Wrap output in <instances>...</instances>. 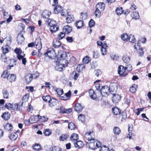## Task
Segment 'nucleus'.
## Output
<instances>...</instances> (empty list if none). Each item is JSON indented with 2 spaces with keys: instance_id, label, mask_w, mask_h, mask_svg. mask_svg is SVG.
I'll return each instance as SVG.
<instances>
[{
  "instance_id": "nucleus-1",
  "label": "nucleus",
  "mask_w": 151,
  "mask_h": 151,
  "mask_svg": "<svg viewBox=\"0 0 151 151\" xmlns=\"http://www.w3.org/2000/svg\"><path fill=\"white\" fill-rule=\"evenodd\" d=\"M11 48L8 49V48H2V51L3 54H2L1 56V60L2 61L4 62H6L7 63H9V62L10 65H9V69H11V67H13L14 65H16L17 62L14 59H10L9 61L7 60V58L5 55V54L8 52L10 50Z\"/></svg>"
},
{
  "instance_id": "nucleus-2",
  "label": "nucleus",
  "mask_w": 151,
  "mask_h": 151,
  "mask_svg": "<svg viewBox=\"0 0 151 151\" xmlns=\"http://www.w3.org/2000/svg\"><path fill=\"white\" fill-rule=\"evenodd\" d=\"M23 102H19L18 103H14L12 104L7 103L6 104V107L8 109H12L15 111L22 110V108Z\"/></svg>"
},
{
  "instance_id": "nucleus-3",
  "label": "nucleus",
  "mask_w": 151,
  "mask_h": 151,
  "mask_svg": "<svg viewBox=\"0 0 151 151\" xmlns=\"http://www.w3.org/2000/svg\"><path fill=\"white\" fill-rule=\"evenodd\" d=\"M58 55L60 56V57L58 58V63H61L64 65L65 64L63 62L64 61L65 64H66L68 62L67 53L64 51H60L58 52Z\"/></svg>"
},
{
  "instance_id": "nucleus-4",
  "label": "nucleus",
  "mask_w": 151,
  "mask_h": 151,
  "mask_svg": "<svg viewBox=\"0 0 151 151\" xmlns=\"http://www.w3.org/2000/svg\"><path fill=\"white\" fill-rule=\"evenodd\" d=\"M89 148L93 150L96 149V147H100L101 146L100 142L97 140L95 141V139L91 142H89Z\"/></svg>"
},
{
  "instance_id": "nucleus-5",
  "label": "nucleus",
  "mask_w": 151,
  "mask_h": 151,
  "mask_svg": "<svg viewBox=\"0 0 151 151\" xmlns=\"http://www.w3.org/2000/svg\"><path fill=\"white\" fill-rule=\"evenodd\" d=\"M99 92L103 96H107L109 95V93H110L109 87L106 86L102 87L100 91H99Z\"/></svg>"
},
{
  "instance_id": "nucleus-6",
  "label": "nucleus",
  "mask_w": 151,
  "mask_h": 151,
  "mask_svg": "<svg viewBox=\"0 0 151 151\" xmlns=\"http://www.w3.org/2000/svg\"><path fill=\"white\" fill-rule=\"evenodd\" d=\"M44 55H47L50 58H52L53 57L55 56L56 54L52 48H50L48 49L47 52L44 53Z\"/></svg>"
},
{
  "instance_id": "nucleus-7",
  "label": "nucleus",
  "mask_w": 151,
  "mask_h": 151,
  "mask_svg": "<svg viewBox=\"0 0 151 151\" xmlns=\"http://www.w3.org/2000/svg\"><path fill=\"white\" fill-rule=\"evenodd\" d=\"M36 46L38 47H42V43L41 40L39 39L36 40L35 42H32L28 44V47H33Z\"/></svg>"
},
{
  "instance_id": "nucleus-8",
  "label": "nucleus",
  "mask_w": 151,
  "mask_h": 151,
  "mask_svg": "<svg viewBox=\"0 0 151 151\" xmlns=\"http://www.w3.org/2000/svg\"><path fill=\"white\" fill-rule=\"evenodd\" d=\"M126 71V69L124 66L120 65L119 66L118 72V73L121 76L125 77L127 75L128 73H124Z\"/></svg>"
},
{
  "instance_id": "nucleus-9",
  "label": "nucleus",
  "mask_w": 151,
  "mask_h": 151,
  "mask_svg": "<svg viewBox=\"0 0 151 151\" xmlns=\"http://www.w3.org/2000/svg\"><path fill=\"white\" fill-rule=\"evenodd\" d=\"M12 37L9 35L4 39V43L6 47H9L12 42Z\"/></svg>"
},
{
  "instance_id": "nucleus-10",
  "label": "nucleus",
  "mask_w": 151,
  "mask_h": 151,
  "mask_svg": "<svg viewBox=\"0 0 151 151\" xmlns=\"http://www.w3.org/2000/svg\"><path fill=\"white\" fill-rule=\"evenodd\" d=\"M85 138L89 141V142H91L92 140L95 139L94 134L93 131L86 133L85 134Z\"/></svg>"
},
{
  "instance_id": "nucleus-11",
  "label": "nucleus",
  "mask_w": 151,
  "mask_h": 151,
  "mask_svg": "<svg viewBox=\"0 0 151 151\" xmlns=\"http://www.w3.org/2000/svg\"><path fill=\"white\" fill-rule=\"evenodd\" d=\"M110 92L113 93L116 92L117 89V85L116 83H112L110 84L109 87Z\"/></svg>"
},
{
  "instance_id": "nucleus-12",
  "label": "nucleus",
  "mask_w": 151,
  "mask_h": 151,
  "mask_svg": "<svg viewBox=\"0 0 151 151\" xmlns=\"http://www.w3.org/2000/svg\"><path fill=\"white\" fill-rule=\"evenodd\" d=\"M23 32L19 33L17 37V40L18 44H21L24 41V38L23 36Z\"/></svg>"
},
{
  "instance_id": "nucleus-13",
  "label": "nucleus",
  "mask_w": 151,
  "mask_h": 151,
  "mask_svg": "<svg viewBox=\"0 0 151 151\" xmlns=\"http://www.w3.org/2000/svg\"><path fill=\"white\" fill-rule=\"evenodd\" d=\"M146 41V38L144 37H142L137 41V42L135 43L134 45V47H140L141 44L140 42L143 44H145Z\"/></svg>"
},
{
  "instance_id": "nucleus-14",
  "label": "nucleus",
  "mask_w": 151,
  "mask_h": 151,
  "mask_svg": "<svg viewBox=\"0 0 151 151\" xmlns=\"http://www.w3.org/2000/svg\"><path fill=\"white\" fill-rule=\"evenodd\" d=\"M39 118H41V116L39 115L31 116L29 120V122L31 123H36L39 121Z\"/></svg>"
},
{
  "instance_id": "nucleus-15",
  "label": "nucleus",
  "mask_w": 151,
  "mask_h": 151,
  "mask_svg": "<svg viewBox=\"0 0 151 151\" xmlns=\"http://www.w3.org/2000/svg\"><path fill=\"white\" fill-rule=\"evenodd\" d=\"M121 99V96L118 94H113V96L112 97V101L114 103H117Z\"/></svg>"
},
{
  "instance_id": "nucleus-16",
  "label": "nucleus",
  "mask_w": 151,
  "mask_h": 151,
  "mask_svg": "<svg viewBox=\"0 0 151 151\" xmlns=\"http://www.w3.org/2000/svg\"><path fill=\"white\" fill-rule=\"evenodd\" d=\"M51 14V12L47 10H45L42 13V15L43 18L46 19L45 20L46 22V20H48V19H49L48 18L49 17Z\"/></svg>"
},
{
  "instance_id": "nucleus-17",
  "label": "nucleus",
  "mask_w": 151,
  "mask_h": 151,
  "mask_svg": "<svg viewBox=\"0 0 151 151\" xmlns=\"http://www.w3.org/2000/svg\"><path fill=\"white\" fill-rule=\"evenodd\" d=\"M83 106L80 103H77L74 107L75 110L78 112H81L82 110Z\"/></svg>"
},
{
  "instance_id": "nucleus-18",
  "label": "nucleus",
  "mask_w": 151,
  "mask_h": 151,
  "mask_svg": "<svg viewBox=\"0 0 151 151\" xmlns=\"http://www.w3.org/2000/svg\"><path fill=\"white\" fill-rule=\"evenodd\" d=\"M58 102L57 100L54 98L51 99L49 102V105L50 107H52L56 105Z\"/></svg>"
},
{
  "instance_id": "nucleus-19",
  "label": "nucleus",
  "mask_w": 151,
  "mask_h": 151,
  "mask_svg": "<svg viewBox=\"0 0 151 151\" xmlns=\"http://www.w3.org/2000/svg\"><path fill=\"white\" fill-rule=\"evenodd\" d=\"M89 96L91 99L93 100L96 99L97 97L96 94V92L94 90L92 89L89 90Z\"/></svg>"
},
{
  "instance_id": "nucleus-20",
  "label": "nucleus",
  "mask_w": 151,
  "mask_h": 151,
  "mask_svg": "<svg viewBox=\"0 0 151 151\" xmlns=\"http://www.w3.org/2000/svg\"><path fill=\"white\" fill-rule=\"evenodd\" d=\"M72 30V28L68 25L64 26L63 29V32L65 33L68 34Z\"/></svg>"
},
{
  "instance_id": "nucleus-21",
  "label": "nucleus",
  "mask_w": 151,
  "mask_h": 151,
  "mask_svg": "<svg viewBox=\"0 0 151 151\" xmlns=\"http://www.w3.org/2000/svg\"><path fill=\"white\" fill-rule=\"evenodd\" d=\"M16 78L15 74H9L8 75L7 80L10 82L14 81Z\"/></svg>"
},
{
  "instance_id": "nucleus-22",
  "label": "nucleus",
  "mask_w": 151,
  "mask_h": 151,
  "mask_svg": "<svg viewBox=\"0 0 151 151\" xmlns=\"http://www.w3.org/2000/svg\"><path fill=\"white\" fill-rule=\"evenodd\" d=\"M96 9L102 11L105 8V4L103 2L99 3L96 5Z\"/></svg>"
},
{
  "instance_id": "nucleus-23",
  "label": "nucleus",
  "mask_w": 151,
  "mask_h": 151,
  "mask_svg": "<svg viewBox=\"0 0 151 151\" xmlns=\"http://www.w3.org/2000/svg\"><path fill=\"white\" fill-rule=\"evenodd\" d=\"M74 144L75 147L78 148H81L84 145V144L83 142L81 141H79L76 142H74Z\"/></svg>"
},
{
  "instance_id": "nucleus-24",
  "label": "nucleus",
  "mask_w": 151,
  "mask_h": 151,
  "mask_svg": "<svg viewBox=\"0 0 151 151\" xmlns=\"http://www.w3.org/2000/svg\"><path fill=\"white\" fill-rule=\"evenodd\" d=\"M134 48L137 50L139 56L142 57L143 55L144 51L142 48Z\"/></svg>"
},
{
  "instance_id": "nucleus-25",
  "label": "nucleus",
  "mask_w": 151,
  "mask_h": 151,
  "mask_svg": "<svg viewBox=\"0 0 151 151\" xmlns=\"http://www.w3.org/2000/svg\"><path fill=\"white\" fill-rule=\"evenodd\" d=\"M132 127H131L129 126L128 130L129 133L127 136V138H128L129 139H132L133 137L134 136V135L132 133Z\"/></svg>"
},
{
  "instance_id": "nucleus-26",
  "label": "nucleus",
  "mask_w": 151,
  "mask_h": 151,
  "mask_svg": "<svg viewBox=\"0 0 151 151\" xmlns=\"http://www.w3.org/2000/svg\"><path fill=\"white\" fill-rule=\"evenodd\" d=\"M46 22L47 25L49 26L50 27L57 25L55 21L51 20L50 19H49L48 20H46Z\"/></svg>"
},
{
  "instance_id": "nucleus-27",
  "label": "nucleus",
  "mask_w": 151,
  "mask_h": 151,
  "mask_svg": "<svg viewBox=\"0 0 151 151\" xmlns=\"http://www.w3.org/2000/svg\"><path fill=\"white\" fill-rule=\"evenodd\" d=\"M63 11L62 7L60 5H57L54 8V12L55 14L60 13Z\"/></svg>"
},
{
  "instance_id": "nucleus-28",
  "label": "nucleus",
  "mask_w": 151,
  "mask_h": 151,
  "mask_svg": "<svg viewBox=\"0 0 151 151\" xmlns=\"http://www.w3.org/2000/svg\"><path fill=\"white\" fill-rule=\"evenodd\" d=\"M32 79L33 76L31 74H28L25 76V81L27 83H30Z\"/></svg>"
},
{
  "instance_id": "nucleus-29",
  "label": "nucleus",
  "mask_w": 151,
  "mask_h": 151,
  "mask_svg": "<svg viewBox=\"0 0 151 151\" xmlns=\"http://www.w3.org/2000/svg\"><path fill=\"white\" fill-rule=\"evenodd\" d=\"M121 39L125 41H127L129 40V36L127 33H123L121 35Z\"/></svg>"
},
{
  "instance_id": "nucleus-30",
  "label": "nucleus",
  "mask_w": 151,
  "mask_h": 151,
  "mask_svg": "<svg viewBox=\"0 0 151 151\" xmlns=\"http://www.w3.org/2000/svg\"><path fill=\"white\" fill-rule=\"evenodd\" d=\"M122 59L124 63L126 64L129 63L130 61L129 57L127 55H124L122 57Z\"/></svg>"
},
{
  "instance_id": "nucleus-31",
  "label": "nucleus",
  "mask_w": 151,
  "mask_h": 151,
  "mask_svg": "<svg viewBox=\"0 0 151 151\" xmlns=\"http://www.w3.org/2000/svg\"><path fill=\"white\" fill-rule=\"evenodd\" d=\"M74 18L72 15H67V17L66 19V22L68 23H70L74 20Z\"/></svg>"
},
{
  "instance_id": "nucleus-32",
  "label": "nucleus",
  "mask_w": 151,
  "mask_h": 151,
  "mask_svg": "<svg viewBox=\"0 0 151 151\" xmlns=\"http://www.w3.org/2000/svg\"><path fill=\"white\" fill-rule=\"evenodd\" d=\"M83 25V22L82 20L77 21L75 24L76 26L78 29L81 28Z\"/></svg>"
},
{
  "instance_id": "nucleus-33",
  "label": "nucleus",
  "mask_w": 151,
  "mask_h": 151,
  "mask_svg": "<svg viewBox=\"0 0 151 151\" xmlns=\"http://www.w3.org/2000/svg\"><path fill=\"white\" fill-rule=\"evenodd\" d=\"M18 137V135L16 133L14 132L11 134L9 136V137L12 140H15Z\"/></svg>"
},
{
  "instance_id": "nucleus-34",
  "label": "nucleus",
  "mask_w": 151,
  "mask_h": 151,
  "mask_svg": "<svg viewBox=\"0 0 151 151\" xmlns=\"http://www.w3.org/2000/svg\"><path fill=\"white\" fill-rule=\"evenodd\" d=\"M17 58L19 60H22V63L24 65H25L27 62L25 58L23 57V56L21 55H17Z\"/></svg>"
},
{
  "instance_id": "nucleus-35",
  "label": "nucleus",
  "mask_w": 151,
  "mask_h": 151,
  "mask_svg": "<svg viewBox=\"0 0 151 151\" xmlns=\"http://www.w3.org/2000/svg\"><path fill=\"white\" fill-rule=\"evenodd\" d=\"M112 111L113 114L116 115L120 114L121 112V111L117 107H114L113 108Z\"/></svg>"
},
{
  "instance_id": "nucleus-36",
  "label": "nucleus",
  "mask_w": 151,
  "mask_h": 151,
  "mask_svg": "<svg viewBox=\"0 0 151 151\" xmlns=\"http://www.w3.org/2000/svg\"><path fill=\"white\" fill-rule=\"evenodd\" d=\"M1 117L5 120H8L10 117V114L8 112H5L1 115Z\"/></svg>"
},
{
  "instance_id": "nucleus-37",
  "label": "nucleus",
  "mask_w": 151,
  "mask_h": 151,
  "mask_svg": "<svg viewBox=\"0 0 151 151\" xmlns=\"http://www.w3.org/2000/svg\"><path fill=\"white\" fill-rule=\"evenodd\" d=\"M70 139L71 141L74 142L78 139V136L76 134H73L71 136Z\"/></svg>"
},
{
  "instance_id": "nucleus-38",
  "label": "nucleus",
  "mask_w": 151,
  "mask_h": 151,
  "mask_svg": "<svg viewBox=\"0 0 151 151\" xmlns=\"http://www.w3.org/2000/svg\"><path fill=\"white\" fill-rule=\"evenodd\" d=\"M114 133L115 135H118L121 132V130L119 128L117 127H114L113 129Z\"/></svg>"
},
{
  "instance_id": "nucleus-39",
  "label": "nucleus",
  "mask_w": 151,
  "mask_h": 151,
  "mask_svg": "<svg viewBox=\"0 0 151 151\" xmlns=\"http://www.w3.org/2000/svg\"><path fill=\"white\" fill-rule=\"evenodd\" d=\"M115 12L117 15H120L122 13L123 10L122 8L119 7L116 9Z\"/></svg>"
},
{
  "instance_id": "nucleus-40",
  "label": "nucleus",
  "mask_w": 151,
  "mask_h": 151,
  "mask_svg": "<svg viewBox=\"0 0 151 151\" xmlns=\"http://www.w3.org/2000/svg\"><path fill=\"white\" fill-rule=\"evenodd\" d=\"M13 128L12 125L10 123H7L4 126V129L8 131H11Z\"/></svg>"
},
{
  "instance_id": "nucleus-41",
  "label": "nucleus",
  "mask_w": 151,
  "mask_h": 151,
  "mask_svg": "<svg viewBox=\"0 0 151 151\" xmlns=\"http://www.w3.org/2000/svg\"><path fill=\"white\" fill-rule=\"evenodd\" d=\"M2 93L4 98L5 99H8L9 96V93L6 89H4L3 90Z\"/></svg>"
},
{
  "instance_id": "nucleus-42",
  "label": "nucleus",
  "mask_w": 151,
  "mask_h": 151,
  "mask_svg": "<svg viewBox=\"0 0 151 151\" xmlns=\"http://www.w3.org/2000/svg\"><path fill=\"white\" fill-rule=\"evenodd\" d=\"M54 47H59L61 45L60 42L58 40H54L53 43Z\"/></svg>"
},
{
  "instance_id": "nucleus-43",
  "label": "nucleus",
  "mask_w": 151,
  "mask_h": 151,
  "mask_svg": "<svg viewBox=\"0 0 151 151\" xmlns=\"http://www.w3.org/2000/svg\"><path fill=\"white\" fill-rule=\"evenodd\" d=\"M132 16L133 19H138L139 17L138 13L136 12H133Z\"/></svg>"
},
{
  "instance_id": "nucleus-44",
  "label": "nucleus",
  "mask_w": 151,
  "mask_h": 151,
  "mask_svg": "<svg viewBox=\"0 0 151 151\" xmlns=\"http://www.w3.org/2000/svg\"><path fill=\"white\" fill-rule=\"evenodd\" d=\"M125 68L126 71H130L132 70V67L130 64L128 63V64H125Z\"/></svg>"
},
{
  "instance_id": "nucleus-45",
  "label": "nucleus",
  "mask_w": 151,
  "mask_h": 151,
  "mask_svg": "<svg viewBox=\"0 0 151 151\" xmlns=\"http://www.w3.org/2000/svg\"><path fill=\"white\" fill-rule=\"evenodd\" d=\"M58 28L57 25L51 27L50 28V31L52 33L55 32L58 30Z\"/></svg>"
},
{
  "instance_id": "nucleus-46",
  "label": "nucleus",
  "mask_w": 151,
  "mask_h": 151,
  "mask_svg": "<svg viewBox=\"0 0 151 151\" xmlns=\"http://www.w3.org/2000/svg\"><path fill=\"white\" fill-rule=\"evenodd\" d=\"M43 133L45 136H49L51 134L52 131L50 129H48L45 130Z\"/></svg>"
},
{
  "instance_id": "nucleus-47",
  "label": "nucleus",
  "mask_w": 151,
  "mask_h": 151,
  "mask_svg": "<svg viewBox=\"0 0 151 151\" xmlns=\"http://www.w3.org/2000/svg\"><path fill=\"white\" fill-rule=\"evenodd\" d=\"M129 40L132 43H134L136 41V39L134 35L131 34L129 35Z\"/></svg>"
},
{
  "instance_id": "nucleus-48",
  "label": "nucleus",
  "mask_w": 151,
  "mask_h": 151,
  "mask_svg": "<svg viewBox=\"0 0 151 151\" xmlns=\"http://www.w3.org/2000/svg\"><path fill=\"white\" fill-rule=\"evenodd\" d=\"M110 57L112 60H117L119 58L118 56L114 53H112L110 55Z\"/></svg>"
},
{
  "instance_id": "nucleus-49",
  "label": "nucleus",
  "mask_w": 151,
  "mask_h": 151,
  "mask_svg": "<svg viewBox=\"0 0 151 151\" xmlns=\"http://www.w3.org/2000/svg\"><path fill=\"white\" fill-rule=\"evenodd\" d=\"M33 150H39L40 149V145L39 144H36L32 146Z\"/></svg>"
},
{
  "instance_id": "nucleus-50",
  "label": "nucleus",
  "mask_w": 151,
  "mask_h": 151,
  "mask_svg": "<svg viewBox=\"0 0 151 151\" xmlns=\"http://www.w3.org/2000/svg\"><path fill=\"white\" fill-rule=\"evenodd\" d=\"M137 86L136 85L134 84L130 88L129 90L132 93H134L137 90Z\"/></svg>"
},
{
  "instance_id": "nucleus-51",
  "label": "nucleus",
  "mask_w": 151,
  "mask_h": 151,
  "mask_svg": "<svg viewBox=\"0 0 151 151\" xmlns=\"http://www.w3.org/2000/svg\"><path fill=\"white\" fill-rule=\"evenodd\" d=\"M75 128L76 126L72 122H70L68 124V128L69 129L71 130H73Z\"/></svg>"
},
{
  "instance_id": "nucleus-52",
  "label": "nucleus",
  "mask_w": 151,
  "mask_h": 151,
  "mask_svg": "<svg viewBox=\"0 0 151 151\" xmlns=\"http://www.w3.org/2000/svg\"><path fill=\"white\" fill-rule=\"evenodd\" d=\"M90 61V58L86 56L84 58L83 60V62L84 64H88Z\"/></svg>"
},
{
  "instance_id": "nucleus-53",
  "label": "nucleus",
  "mask_w": 151,
  "mask_h": 151,
  "mask_svg": "<svg viewBox=\"0 0 151 151\" xmlns=\"http://www.w3.org/2000/svg\"><path fill=\"white\" fill-rule=\"evenodd\" d=\"M101 11H102L96 9L95 14L96 17H100Z\"/></svg>"
},
{
  "instance_id": "nucleus-54",
  "label": "nucleus",
  "mask_w": 151,
  "mask_h": 151,
  "mask_svg": "<svg viewBox=\"0 0 151 151\" xmlns=\"http://www.w3.org/2000/svg\"><path fill=\"white\" fill-rule=\"evenodd\" d=\"M55 91L57 92L59 96L61 95L63 93V89L60 88H57L56 89Z\"/></svg>"
},
{
  "instance_id": "nucleus-55",
  "label": "nucleus",
  "mask_w": 151,
  "mask_h": 151,
  "mask_svg": "<svg viewBox=\"0 0 151 151\" xmlns=\"http://www.w3.org/2000/svg\"><path fill=\"white\" fill-rule=\"evenodd\" d=\"M68 135L67 134H63L60 137V141H63L68 137Z\"/></svg>"
},
{
  "instance_id": "nucleus-56",
  "label": "nucleus",
  "mask_w": 151,
  "mask_h": 151,
  "mask_svg": "<svg viewBox=\"0 0 151 151\" xmlns=\"http://www.w3.org/2000/svg\"><path fill=\"white\" fill-rule=\"evenodd\" d=\"M81 15L80 16V18H82V19L85 20L86 19L88 14L87 13H81Z\"/></svg>"
},
{
  "instance_id": "nucleus-57",
  "label": "nucleus",
  "mask_w": 151,
  "mask_h": 151,
  "mask_svg": "<svg viewBox=\"0 0 151 151\" xmlns=\"http://www.w3.org/2000/svg\"><path fill=\"white\" fill-rule=\"evenodd\" d=\"M78 119L79 121H81L82 122H83L85 120V117L84 115L82 114H80L78 117Z\"/></svg>"
},
{
  "instance_id": "nucleus-58",
  "label": "nucleus",
  "mask_w": 151,
  "mask_h": 151,
  "mask_svg": "<svg viewBox=\"0 0 151 151\" xmlns=\"http://www.w3.org/2000/svg\"><path fill=\"white\" fill-rule=\"evenodd\" d=\"M84 68V66L83 65V64H81L78 65L76 69L77 70L80 71L82 70L83 68Z\"/></svg>"
},
{
  "instance_id": "nucleus-59",
  "label": "nucleus",
  "mask_w": 151,
  "mask_h": 151,
  "mask_svg": "<svg viewBox=\"0 0 151 151\" xmlns=\"http://www.w3.org/2000/svg\"><path fill=\"white\" fill-rule=\"evenodd\" d=\"M65 36V33L61 32L58 34V37L59 39L61 40Z\"/></svg>"
},
{
  "instance_id": "nucleus-60",
  "label": "nucleus",
  "mask_w": 151,
  "mask_h": 151,
  "mask_svg": "<svg viewBox=\"0 0 151 151\" xmlns=\"http://www.w3.org/2000/svg\"><path fill=\"white\" fill-rule=\"evenodd\" d=\"M121 116L122 119H121V121L122 122H123L124 120L127 118V115L126 113L125 112L122 113Z\"/></svg>"
},
{
  "instance_id": "nucleus-61",
  "label": "nucleus",
  "mask_w": 151,
  "mask_h": 151,
  "mask_svg": "<svg viewBox=\"0 0 151 151\" xmlns=\"http://www.w3.org/2000/svg\"><path fill=\"white\" fill-rule=\"evenodd\" d=\"M43 100L45 102H49L50 100L51 99L50 97V96L47 95L45 96H43L42 97Z\"/></svg>"
},
{
  "instance_id": "nucleus-62",
  "label": "nucleus",
  "mask_w": 151,
  "mask_h": 151,
  "mask_svg": "<svg viewBox=\"0 0 151 151\" xmlns=\"http://www.w3.org/2000/svg\"><path fill=\"white\" fill-rule=\"evenodd\" d=\"M101 52L103 55H106L107 53L106 48H101Z\"/></svg>"
},
{
  "instance_id": "nucleus-63",
  "label": "nucleus",
  "mask_w": 151,
  "mask_h": 151,
  "mask_svg": "<svg viewBox=\"0 0 151 151\" xmlns=\"http://www.w3.org/2000/svg\"><path fill=\"white\" fill-rule=\"evenodd\" d=\"M14 52L18 55H20L22 53V51L20 49L18 48H16L14 50Z\"/></svg>"
},
{
  "instance_id": "nucleus-64",
  "label": "nucleus",
  "mask_w": 151,
  "mask_h": 151,
  "mask_svg": "<svg viewBox=\"0 0 151 151\" xmlns=\"http://www.w3.org/2000/svg\"><path fill=\"white\" fill-rule=\"evenodd\" d=\"M51 151H62L61 149L58 147H55L52 148Z\"/></svg>"
}]
</instances>
